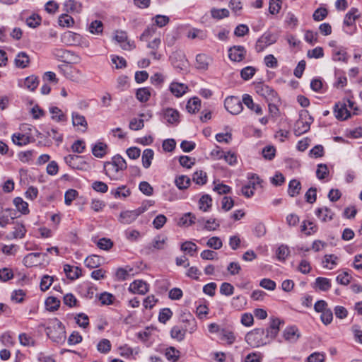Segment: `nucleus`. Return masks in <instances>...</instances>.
I'll list each match as a JSON object with an SVG mask.
<instances>
[{
	"instance_id": "obj_1",
	"label": "nucleus",
	"mask_w": 362,
	"mask_h": 362,
	"mask_svg": "<svg viewBox=\"0 0 362 362\" xmlns=\"http://www.w3.org/2000/svg\"><path fill=\"white\" fill-rule=\"evenodd\" d=\"M281 323L279 318H271L267 329L256 328L249 332L245 335L246 342L252 347H259L269 344L277 336Z\"/></svg>"
},
{
	"instance_id": "obj_2",
	"label": "nucleus",
	"mask_w": 362,
	"mask_h": 362,
	"mask_svg": "<svg viewBox=\"0 0 362 362\" xmlns=\"http://www.w3.org/2000/svg\"><path fill=\"white\" fill-rule=\"evenodd\" d=\"M104 172L112 180H120L123 177V171L127 168L125 160L117 155L112 157L111 161L104 163Z\"/></svg>"
},
{
	"instance_id": "obj_3",
	"label": "nucleus",
	"mask_w": 362,
	"mask_h": 362,
	"mask_svg": "<svg viewBox=\"0 0 362 362\" xmlns=\"http://www.w3.org/2000/svg\"><path fill=\"white\" fill-rule=\"evenodd\" d=\"M47 334L54 342L62 344L66 339V332L62 323L57 319L51 321L47 328Z\"/></svg>"
},
{
	"instance_id": "obj_4",
	"label": "nucleus",
	"mask_w": 362,
	"mask_h": 362,
	"mask_svg": "<svg viewBox=\"0 0 362 362\" xmlns=\"http://www.w3.org/2000/svg\"><path fill=\"white\" fill-rule=\"evenodd\" d=\"M313 122V118L308 114V111H303L300 114L299 119L294 124L293 132L296 136L306 133L310 129V126Z\"/></svg>"
},
{
	"instance_id": "obj_5",
	"label": "nucleus",
	"mask_w": 362,
	"mask_h": 362,
	"mask_svg": "<svg viewBox=\"0 0 362 362\" xmlns=\"http://www.w3.org/2000/svg\"><path fill=\"white\" fill-rule=\"evenodd\" d=\"M277 39V35L271 32H265L257 39L255 44V50L257 52H262L267 47L274 44Z\"/></svg>"
},
{
	"instance_id": "obj_6",
	"label": "nucleus",
	"mask_w": 362,
	"mask_h": 362,
	"mask_svg": "<svg viewBox=\"0 0 362 362\" xmlns=\"http://www.w3.org/2000/svg\"><path fill=\"white\" fill-rule=\"evenodd\" d=\"M144 211V207L122 211L119 216V221L122 224H131Z\"/></svg>"
},
{
	"instance_id": "obj_7",
	"label": "nucleus",
	"mask_w": 362,
	"mask_h": 362,
	"mask_svg": "<svg viewBox=\"0 0 362 362\" xmlns=\"http://www.w3.org/2000/svg\"><path fill=\"white\" fill-rule=\"evenodd\" d=\"M226 110L232 115H238L243 110V104L239 98L235 96L227 97L224 101Z\"/></svg>"
},
{
	"instance_id": "obj_8",
	"label": "nucleus",
	"mask_w": 362,
	"mask_h": 362,
	"mask_svg": "<svg viewBox=\"0 0 362 362\" xmlns=\"http://www.w3.org/2000/svg\"><path fill=\"white\" fill-rule=\"evenodd\" d=\"M256 92L267 101H275L276 93L269 86L260 83L256 86Z\"/></svg>"
},
{
	"instance_id": "obj_9",
	"label": "nucleus",
	"mask_w": 362,
	"mask_h": 362,
	"mask_svg": "<svg viewBox=\"0 0 362 362\" xmlns=\"http://www.w3.org/2000/svg\"><path fill=\"white\" fill-rule=\"evenodd\" d=\"M171 63L175 68L182 70L187 66V60L185 54L181 51H176L172 54L170 57Z\"/></svg>"
},
{
	"instance_id": "obj_10",
	"label": "nucleus",
	"mask_w": 362,
	"mask_h": 362,
	"mask_svg": "<svg viewBox=\"0 0 362 362\" xmlns=\"http://www.w3.org/2000/svg\"><path fill=\"white\" fill-rule=\"evenodd\" d=\"M246 55V49L243 46H233L228 49V56L233 62H241Z\"/></svg>"
},
{
	"instance_id": "obj_11",
	"label": "nucleus",
	"mask_w": 362,
	"mask_h": 362,
	"mask_svg": "<svg viewBox=\"0 0 362 362\" xmlns=\"http://www.w3.org/2000/svg\"><path fill=\"white\" fill-rule=\"evenodd\" d=\"M82 37L79 34L71 31H66L61 36V40L67 45H78L81 44Z\"/></svg>"
},
{
	"instance_id": "obj_12",
	"label": "nucleus",
	"mask_w": 362,
	"mask_h": 362,
	"mask_svg": "<svg viewBox=\"0 0 362 362\" xmlns=\"http://www.w3.org/2000/svg\"><path fill=\"white\" fill-rule=\"evenodd\" d=\"M282 336L285 341L294 343L299 339L300 334L296 326L287 327L282 332Z\"/></svg>"
},
{
	"instance_id": "obj_13",
	"label": "nucleus",
	"mask_w": 362,
	"mask_h": 362,
	"mask_svg": "<svg viewBox=\"0 0 362 362\" xmlns=\"http://www.w3.org/2000/svg\"><path fill=\"white\" fill-rule=\"evenodd\" d=\"M164 119L170 124H177L180 122V113L173 108L168 107L163 110Z\"/></svg>"
},
{
	"instance_id": "obj_14",
	"label": "nucleus",
	"mask_w": 362,
	"mask_h": 362,
	"mask_svg": "<svg viewBox=\"0 0 362 362\" xmlns=\"http://www.w3.org/2000/svg\"><path fill=\"white\" fill-rule=\"evenodd\" d=\"M335 116L338 119L346 120L351 117V112L346 103L339 102L334 106Z\"/></svg>"
},
{
	"instance_id": "obj_15",
	"label": "nucleus",
	"mask_w": 362,
	"mask_h": 362,
	"mask_svg": "<svg viewBox=\"0 0 362 362\" xmlns=\"http://www.w3.org/2000/svg\"><path fill=\"white\" fill-rule=\"evenodd\" d=\"M129 291L133 293L144 295L148 291V285L142 280H135L129 285Z\"/></svg>"
},
{
	"instance_id": "obj_16",
	"label": "nucleus",
	"mask_w": 362,
	"mask_h": 362,
	"mask_svg": "<svg viewBox=\"0 0 362 362\" xmlns=\"http://www.w3.org/2000/svg\"><path fill=\"white\" fill-rule=\"evenodd\" d=\"M39 84L38 78L34 75L26 77L24 79L19 80L18 85L22 88H27L30 91H34Z\"/></svg>"
},
{
	"instance_id": "obj_17",
	"label": "nucleus",
	"mask_w": 362,
	"mask_h": 362,
	"mask_svg": "<svg viewBox=\"0 0 362 362\" xmlns=\"http://www.w3.org/2000/svg\"><path fill=\"white\" fill-rule=\"evenodd\" d=\"M316 216L322 222H328L334 218V213L327 206H322L315 210Z\"/></svg>"
},
{
	"instance_id": "obj_18",
	"label": "nucleus",
	"mask_w": 362,
	"mask_h": 362,
	"mask_svg": "<svg viewBox=\"0 0 362 362\" xmlns=\"http://www.w3.org/2000/svg\"><path fill=\"white\" fill-rule=\"evenodd\" d=\"M169 90L177 98L182 96L188 90V86L182 83L173 81L170 84Z\"/></svg>"
},
{
	"instance_id": "obj_19",
	"label": "nucleus",
	"mask_w": 362,
	"mask_h": 362,
	"mask_svg": "<svg viewBox=\"0 0 362 362\" xmlns=\"http://www.w3.org/2000/svg\"><path fill=\"white\" fill-rule=\"evenodd\" d=\"M332 57L335 62H342L344 63H346L349 59L346 48L341 46L332 49Z\"/></svg>"
},
{
	"instance_id": "obj_20",
	"label": "nucleus",
	"mask_w": 362,
	"mask_h": 362,
	"mask_svg": "<svg viewBox=\"0 0 362 362\" xmlns=\"http://www.w3.org/2000/svg\"><path fill=\"white\" fill-rule=\"evenodd\" d=\"M115 40L120 44L122 48L125 50L132 49V45L127 41V35L124 31H116L115 35Z\"/></svg>"
},
{
	"instance_id": "obj_21",
	"label": "nucleus",
	"mask_w": 362,
	"mask_h": 362,
	"mask_svg": "<svg viewBox=\"0 0 362 362\" xmlns=\"http://www.w3.org/2000/svg\"><path fill=\"white\" fill-rule=\"evenodd\" d=\"M161 44L160 37H155L152 41H149L147 44V47L151 49L150 55L156 60H159L161 58V55L157 52V49L159 48Z\"/></svg>"
},
{
	"instance_id": "obj_22",
	"label": "nucleus",
	"mask_w": 362,
	"mask_h": 362,
	"mask_svg": "<svg viewBox=\"0 0 362 362\" xmlns=\"http://www.w3.org/2000/svg\"><path fill=\"white\" fill-rule=\"evenodd\" d=\"M108 146L103 142H98L92 147V153L94 156L102 158L107 153Z\"/></svg>"
},
{
	"instance_id": "obj_23",
	"label": "nucleus",
	"mask_w": 362,
	"mask_h": 362,
	"mask_svg": "<svg viewBox=\"0 0 362 362\" xmlns=\"http://www.w3.org/2000/svg\"><path fill=\"white\" fill-rule=\"evenodd\" d=\"M41 255L42 254L40 252L30 253L27 255L23 258L24 265L27 267H32L38 265L40 264V257Z\"/></svg>"
},
{
	"instance_id": "obj_24",
	"label": "nucleus",
	"mask_w": 362,
	"mask_h": 362,
	"mask_svg": "<svg viewBox=\"0 0 362 362\" xmlns=\"http://www.w3.org/2000/svg\"><path fill=\"white\" fill-rule=\"evenodd\" d=\"M243 103L251 110L254 111L257 115L262 114V107L259 105L254 103L252 98L250 95L245 94L243 96Z\"/></svg>"
},
{
	"instance_id": "obj_25",
	"label": "nucleus",
	"mask_w": 362,
	"mask_h": 362,
	"mask_svg": "<svg viewBox=\"0 0 362 362\" xmlns=\"http://www.w3.org/2000/svg\"><path fill=\"white\" fill-rule=\"evenodd\" d=\"M64 272L66 276L71 280L78 279L81 274V270L78 267H74L69 264H65L64 266Z\"/></svg>"
},
{
	"instance_id": "obj_26",
	"label": "nucleus",
	"mask_w": 362,
	"mask_h": 362,
	"mask_svg": "<svg viewBox=\"0 0 362 362\" xmlns=\"http://www.w3.org/2000/svg\"><path fill=\"white\" fill-rule=\"evenodd\" d=\"M300 230L306 235H311L317 231V226L313 221H303L300 226Z\"/></svg>"
},
{
	"instance_id": "obj_27",
	"label": "nucleus",
	"mask_w": 362,
	"mask_h": 362,
	"mask_svg": "<svg viewBox=\"0 0 362 362\" xmlns=\"http://www.w3.org/2000/svg\"><path fill=\"white\" fill-rule=\"evenodd\" d=\"M12 141L15 144L22 146L29 144L31 141V138L25 134L16 133L12 136Z\"/></svg>"
},
{
	"instance_id": "obj_28",
	"label": "nucleus",
	"mask_w": 362,
	"mask_h": 362,
	"mask_svg": "<svg viewBox=\"0 0 362 362\" xmlns=\"http://www.w3.org/2000/svg\"><path fill=\"white\" fill-rule=\"evenodd\" d=\"M30 63V58L27 53L24 52H19L15 59V64L18 68H25Z\"/></svg>"
},
{
	"instance_id": "obj_29",
	"label": "nucleus",
	"mask_w": 362,
	"mask_h": 362,
	"mask_svg": "<svg viewBox=\"0 0 362 362\" xmlns=\"http://www.w3.org/2000/svg\"><path fill=\"white\" fill-rule=\"evenodd\" d=\"M358 11L356 8H351L346 14L344 19V24L346 26H351L355 24L356 20L358 18Z\"/></svg>"
},
{
	"instance_id": "obj_30",
	"label": "nucleus",
	"mask_w": 362,
	"mask_h": 362,
	"mask_svg": "<svg viewBox=\"0 0 362 362\" xmlns=\"http://www.w3.org/2000/svg\"><path fill=\"white\" fill-rule=\"evenodd\" d=\"M72 124L74 126L82 127L83 132L86 130L88 126L85 117L77 112L72 114Z\"/></svg>"
},
{
	"instance_id": "obj_31",
	"label": "nucleus",
	"mask_w": 362,
	"mask_h": 362,
	"mask_svg": "<svg viewBox=\"0 0 362 362\" xmlns=\"http://www.w3.org/2000/svg\"><path fill=\"white\" fill-rule=\"evenodd\" d=\"M201 107V100L197 97L190 98L186 105V109L189 113H195L198 112Z\"/></svg>"
},
{
	"instance_id": "obj_32",
	"label": "nucleus",
	"mask_w": 362,
	"mask_h": 362,
	"mask_svg": "<svg viewBox=\"0 0 362 362\" xmlns=\"http://www.w3.org/2000/svg\"><path fill=\"white\" fill-rule=\"evenodd\" d=\"M211 60V58L204 54H198L196 57L197 68L202 70L207 69Z\"/></svg>"
},
{
	"instance_id": "obj_33",
	"label": "nucleus",
	"mask_w": 362,
	"mask_h": 362,
	"mask_svg": "<svg viewBox=\"0 0 362 362\" xmlns=\"http://www.w3.org/2000/svg\"><path fill=\"white\" fill-rule=\"evenodd\" d=\"M64 6L67 12L80 13L82 5L75 0H66Z\"/></svg>"
},
{
	"instance_id": "obj_34",
	"label": "nucleus",
	"mask_w": 362,
	"mask_h": 362,
	"mask_svg": "<svg viewBox=\"0 0 362 362\" xmlns=\"http://www.w3.org/2000/svg\"><path fill=\"white\" fill-rule=\"evenodd\" d=\"M170 336L172 338L176 339L178 341H181L185 339V332L180 325H175L172 327L170 331Z\"/></svg>"
},
{
	"instance_id": "obj_35",
	"label": "nucleus",
	"mask_w": 362,
	"mask_h": 362,
	"mask_svg": "<svg viewBox=\"0 0 362 362\" xmlns=\"http://www.w3.org/2000/svg\"><path fill=\"white\" fill-rule=\"evenodd\" d=\"M167 240V238L164 235H158L153 240L151 247L156 250H163L165 247Z\"/></svg>"
},
{
	"instance_id": "obj_36",
	"label": "nucleus",
	"mask_w": 362,
	"mask_h": 362,
	"mask_svg": "<svg viewBox=\"0 0 362 362\" xmlns=\"http://www.w3.org/2000/svg\"><path fill=\"white\" fill-rule=\"evenodd\" d=\"M101 262H102V259L100 257H99L98 255L88 256L85 259V262H84L85 265L87 267H89L90 269L98 267L101 264Z\"/></svg>"
},
{
	"instance_id": "obj_37",
	"label": "nucleus",
	"mask_w": 362,
	"mask_h": 362,
	"mask_svg": "<svg viewBox=\"0 0 362 362\" xmlns=\"http://www.w3.org/2000/svg\"><path fill=\"white\" fill-rule=\"evenodd\" d=\"M315 286L320 291H327L331 288V281L325 277H317L315 279Z\"/></svg>"
},
{
	"instance_id": "obj_38",
	"label": "nucleus",
	"mask_w": 362,
	"mask_h": 362,
	"mask_svg": "<svg viewBox=\"0 0 362 362\" xmlns=\"http://www.w3.org/2000/svg\"><path fill=\"white\" fill-rule=\"evenodd\" d=\"M300 182L296 180H292L288 185V193L291 197H293L300 193Z\"/></svg>"
},
{
	"instance_id": "obj_39",
	"label": "nucleus",
	"mask_w": 362,
	"mask_h": 362,
	"mask_svg": "<svg viewBox=\"0 0 362 362\" xmlns=\"http://www.w3.org/2000/svg\"><path fill=\"white\" fill-rule=\"evenodd\" d=\"M153 151L150 148L145 149L142 154V164L145 168H148L153 158Z\"/></svg>"
},
{
	"instance_id": "obj_40",
	"label": "nucleus",
	"mask_w": 362,
	"mask_h": 362,
	"mask_svg": "<svg viewBox=\"0 0 362 362\" xmlns=\"http://www.w3.org/2000/svg\"><path fill=\"white\" fill-rule=\"evenodd\" d=\"M81 160V157L76 155H68L64 158V160L67 165L72 168L78 169L81 168L79 161Z\"/></svg>"
},
{
	"instance_id": "obj_41",
	"label": "nucleus",
	"mask_w": 362,
	"mask_h": 362,
	"mask_svg": "<svg viewBox=\"0 0 362 362\" xmlns=\"http://www.w3.org/2000/svg\"><path fill=\"white\" fill-rule=\"evenodd\" d=\"M187 37L190 39L198 38L200 40H204L207 37V32L206 30L194 28L188 32Z\"/></svg>"
},
{
	"instance_id": "obj_42",
	"label": "nucleus",
	"mask_w": 362,
	"mask_h": 362,
	"mask_svg": "<svg viewBox=\"0 0 362 362\" xmlns=\"http://www.w3.org/2000/svg\"><path fill=\"white\" fill-rule=\"evenodd\" d=\"M338 257L334 255H326L324 257L323 267L328 269H332L337 265Z\"/></svg>"
},
{
	"instance_id": "obj_43",
	"label": "nucleus",
	"mask_w": 362,
	"mask_h": 362,
	"mask_svg": "<svg viewBox=\"0 0 362 362\" xmlns=\"http://www.w3.org/2000/svg\"><path fill=\"white\" fill-rule=\"evenodd\" d=\"M290 254L289 248L286 245H281L276 250V258L281 262L286 260Z\"/></svg>"
},
{
	"instance_id": "obj_44",
	"label": "nucleus",
	"mask_w": 362,
	"mask_h": 362,
	"mask_svg": "<svg viewBox=\"0 0 362 362\" xmlns=\"http://www.w3.org/2000/svg\"><path fill=\"white\" fill-rule=\"evenodd\" d=\"M13 204L16 209L23 214L29 213L28 204L27 202L23 200L21 197H16L13 199Z\"/></svg>"
},
{
	"instance_id": "obj_45",
	"label": "nucleus",
	"mask_w": 362,
	"mask_h": 362,
	"mask_svg": "<svg viewBox=\"0 0 362 362\" xmlns=\"http://www.w3.org/2000/svg\"><path fill=\"white\" fill-rule=\"evenodd\" d=\"M41 21L42 18L38 14L33 13L26 18L25 23L28 27L35 28L41 24Z\"/></svg>"
},
{
	"instance_id": "obj_46",
	"label": "nucleus",
	"mask_w": 362,
	"mask_h": 362,
	"mask_svg": "<svg viewBox=\"0 0 362 362\" xmlns=\"http://www.w3.org/2000/svg\"><path fill=\"white\" fill-rule=\"evenodd\" d=\"M184 325L182 326L185 333H194L197 330V322L194 318L187 319L183 320Z\"/></svg>"
},
{
	"instance_id": "obj_47",
	"label": "nucleus",
	"mask_w": 362,
	"mask_h": 362,
	"mask_svg": "<svg viewBox=\"0 0 362 362\" xmlns=\"http://www.w3.org/2000/svg\"><path fill=\"white\" fill-rule=\"evenodd\" d=\"M190 182V178L186 175H180L175 180V185L180 189H187L189 186Z\"/></svg>"
},
{
	"instance_id": "obj_48",
	"label": "nucleus",
	"mask_w": 362,
	"mask_h": 362,
	"mask_svg": "<svg viewBox=\"0 0 362 362\" xmlns=\"http://www.w3.org/2000/svg\"><path fill=\"white\" fill-rule=\"evenodd\" d=\"M136 98L142 103L146 102L149 100L151 96V90L149 88H142L137 90L136 93Z\"/></svg>"
},
{
	"instance_id": "obj_49",
	"label": "nucleus",
	"mask_w": 362,
	"mask_h": 362,
	"mask_svg": "<svg viewBox=\"0 0 362 362\" xmlns=\"http://www.w3.org/2000/svg\"><path fill=\"white\" fill-rule=\"evenodd\" d=\"M181 250L187 252L190 256H194V254L197 250V246L191 241H186L182 244Z\"/></svg>"
},
{
	"instance_id": "obj_50",
	"label": "nucleus",
	"mask_w": 362,
	"mask_h": 362,
	"mask_svg": "<svg viewBox=\"0 0 362 362\" xmlns=\"http://www.w3.org/2000/svg\"><path fill=\"white\" fill-rule=\"evenodd\" d=\"M156 28L153 25L148 26L141 35L140 40L144 42L148 41L150 38L152 37L156 33Z\"/></svg>"
},
{
	"instance_id": "obj_51",
	"label": "nucleus",
	"mask_w": 362,
	"mask_h": 362,
	"mask_svg": "<svg viewBox=\"0 0 362 362\" xmlns=\"http://www.w3.org/2000/svg\"><path fill=\"white\" fill-rule=\"evenodd\" d=\"M212 199L208 194L203 195L199 199V209L207 211L211 206Z\"/></svg>"
},
{
	"instance_id": "obj_52",
	"label": "nucleus",
	"mask_w": 362,
	"mask_h": 362,
	"mask_svg": "<svg viewBox=\"0 0 362 362\" xmlns=\"http://www.w3.org/2000/svg\"><path fill=\"white\" fill-rule=\"evenodd\" d=\"M54 281V276L44 275L40 281V288L42 291H46L49 288Z\"/></svg>"
},
{
	"instance_id": "obj_53",
	"label": "nucleus",
	"mask_w": 362,
	"mask_h": 362,
	"mask_svg": "<svg viewBox=\"0 0 362 362\" xmlns=\"http://www.w3.org/2000/svg\"><path fill=\"white\" fill-rule=\"evenodd\" d=\"M124 235L126 239L129 242H136L141 238V233L135 229H128L125 230Z\"/></svg>"
},
{
	"instance_id": "obj_54",
	"label": "nucleus",
	"mask_w": 362,
	"mask_h": 362,
	"mask_svg": "<svg viewBox=\"0 0 362 362\" xmlns=\"http://www.w3.org/2000/svg\"><path fill=\"white\" fill-rule=\"evenodd\" d=\"M256 72V69L253 66H248L243 68L240 71V76L243 79L247 81L253 77Z\"/></svg>"
},
{
	"instance_id": "obj_55",
	"label": "nucleus",
	"mask_w": 362,
	"mask_h": 362,
	"mask_svg": "<svg viewBox=\"0 0 362 362\" xmlns=\"http://www.w3.org/2000/svg\"><path fill=\"white\" fill-rule=\"evenodd\" d=\"M111 349V343L107 339H103L97 345V350L103 354L108 353Z\"/></svg>"
},
{
	"instance_id": "obj_56",
	"label": "nucleus",
	"mask_w": 362,
	"mask_h": 362,
	"mask_svg": "<svg viewBox=\"0 0 362 362\" xmlns=\"http://www.w3.org/2000/svg\"><path fill=\"white\" fill-rule=\"evenodd\" d=\"M195 216L191 214H185L180 220L179 224L183 226H189L195 223Z\"/></svg>"
},
{
	"instance_id": "obj_57",
	"label": "nucleus",
	"mask_w": 362,
	"mask_h": 362,
	"mask_svg": "<svg viewBox=\"0 0 362 362\" xmlns=\"http://www.w3.org/2000/svg\"><path fill=\"white\" fill-rule=\"evenodd\" d=\"M211 14L214 18L221 19L229 16V11L226 8H212Z\"/></svg>"
},
{
	"instance_id": "obj_58",
	"label": "nucleus",
	"mask_w": 362,
	"mask_h": 362,
	"mask_svg": "<svg viewBox=\"0 0 362 362\" xmlns=\"http://www.w3.org/2000/svg\"><path fill=\"white\" fill-rule=\"evenodd\" d=\"M62 67H60L61 69H62L64 71H65V75L66 76V78H69L70 80L73 81H76V78L74 77V76L73 75V74H79L81 75V72L79 69H72L70 66L69 65H62Z\"/></svg>"
},
{
	"instance_id": "obj_59",
	"label": "nucleus",
	"mask_w": 362,
	"mask_h": 362,
	"mask_svg": "<svg viewBox=\"0 0 362 362\" xmlns=\"http://www.w3.org/2000/svg\"><path fill=\"white\" fill-rule=\"evenodd\" d=\"M103 30V24L100 21H94L89 25V31L93 34H101Z\"/></svg>"
},
{
	"instance_id": "obj_60",
	"label": "nucleus",
	"mask_w": 362,
	"mask_h": 362,
	"mask_svg": "<svg viewBox=\"0 0 362 362\" xmlns=\"http://www.w3.org/2000/svg\"><path fill=\"white\" fill-rule=\"evenodd\" d=\"M73 18L67 14H62L59 18V25L62 27H71L74 25Z\"/></svg>"
},
{
	"instance_id": "obj_61",
	"label": "nucleus",
	"mask_w": 362,
	"mask_h": 362,
	"mask_svg": "<svg viewBox=\"0 0 362 362\" xmlns=\"http://www.w3.org/2000/svg\"><path fill=\"white\" fill-rule=\"evenodd\" d=\"M49 112L53 119L57 122L64 121L65 119V115L59 108L57 107H50Z\"/></svg>"
},
{
	"instance_id": "obj_62",
	"label": "nucleus",
	"mask_w": 362,
	"mask_h": 362,
	"mask_svg": "<svg viewBox=\"0 0 362 362\" xmlns=\"http://www.w3.org/2000/svg\"><path fill=\"white\" fill-rule=\"evenodd\" d=\"M165 355L168 360L175 362L180 357V351L174 347H170L166 349Z\"/></svg>"
},
{
	"instance_id": "obj_63",
	"label": "nucleus",
	"mask_w": 362,
	"mask_h": 362,
	"mask_svg": "<svg viewBox=\"0 0 362 362\" xmlns=\"http://www.w3.org/2000/svg\"><path fill=\"white\" fill-rule=\"evenodd\" d=\"M132 269L127 267L126 268H119L116 272V276L119 280H125L130 276Z\"/></svg>"
},
{
	"instance_id": "obj_64",
	"label": "nucleus",
	"mask_w": 362,
	"mask_h": 362,
	"mask_svg": "<svg viewBox=\"0 0 362 362\" xmlns=\"http://www.w3.org/2000/svg\"><path fill=\"white\" fill-rule=\"evenodd\" d=\"M206 245L214 250H218L222 247L223 243L218 237L214 236L208 240Z\"/></svg>"
}]
</instances>
